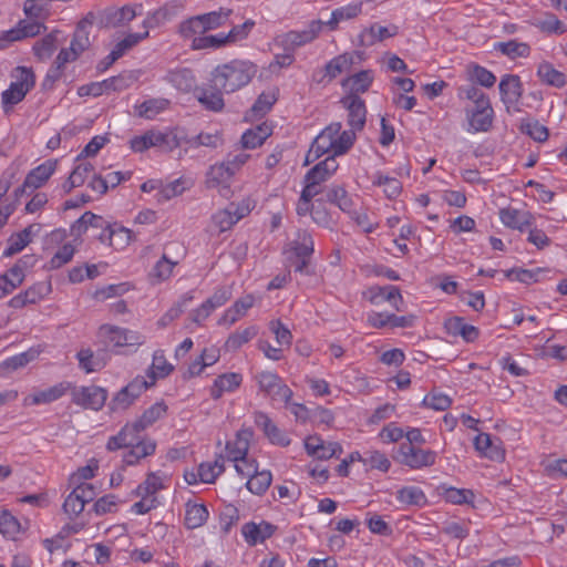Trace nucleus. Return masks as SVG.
Returning <instances> with one entry per match:
<instances>
[{"mask_svg":"<svg viewBox=\"0 0 567 567\" xmlns=\"http://www.w3.org/2000/svg\"><path fill=\"white\" fill-rule=\"evenodd\" d=\"M354 141L355 134L352 131H342L340 122L331 123L312 142L306 156V164L327 153H331L333 158L343 155L352 147Z\"/></svg>","mask_w":567,"mask_h":567,"instance_id":"obj_1","label":"nucleus"},{"mask_svg":"<svg viewBox=\"0 0 567 567\" xmlns=\"http://www.w3.org/2000/svg\"><path fill=\"white\" fill-rule=\"evenodd\" d=\"M257 73V66L244 60H234L218 65L212 72L210 83L226 94L246 86Z\"/></svg>","mask_w":567,"mask_h":567,"instance_id":"obj_2","label":"nucleus"},{"mask_svg":"<svg viewBox=\"0 0 567 567\" xmlns=\"http://www.w3.org/2000/svg\"><path fill=\"white\" fill-rule=\"evenodd\" d=\"M184 137L176 131H147L141 136H135L130 141L131 148L134 152H144L151 147H158L164 152H172L181 146Z\"/></svg>","mask_w":567,"mask_h":567,"instance_id":"obj_3","label":"nucleus"},{"mask_svg":"<svg viewBox=\"0 0 567 567\" xmlns=\"http://www.w3.org/2000/svg\"><path fill=\"white\" fill-rule=\"evenodd\" d=\"M12 76L14 81L11 82L9 89L1 94L2 106L6 113H8L13 105L20 103L35 83L33 72L24 66L16 68Z\"/></svg>","mask_w":567,"mask_h":567,"instance_id":"obj_4","label":"nucleus"},{"mask_svg":"<svg viewBox=\"0 0 567 567\" xmlns=\"http://www.w3.org/2000/svg\"><path fill=\"white\" fill-rule=\"evenodd\" d=\"M259 390L272 401L285 402L289 404L292 398L291 389L282 381V379L275 372L262 371L255 377Z\"/></svg>","mask_w":567,"mask_h":567,"instance_id":"obj_5","label":"nucleus"},{"mask_svg":"<svg viewBox=\"0 0 567 567\" xmlns=\"http://www.w3.org/2000/svg\"><path fill=\"white\" fill-rule=\"evenodd\" d=\"M394 458L410 468L419 470L433 465L436 460V453L431 450L412 446L411 443H402L399 446Z\"/></svg>","mask_w":567,"mask_h":567,"instance_id":"obj_6","label":"nucleus"},{"mask_svg":"<svg viewBox=\"0 0 567 567\" xmlns=\"http://www.w3.org/2000/svg\"><path fill=\"white\" fill-rule=\"evenodd\" d=\"M323 22L313 20L309 23L308 28L301 31H289L278 38V42L287 52H292L297 48L302 47L313 41L321 32Z\"/></svg>","mask_w":567,"mask_h":567,"instance_id":"obj_7","label":"nucleus"},{"mask_svg":"<svg viewBox=\"0 0 567 567\" xmlns=\"http://www.w3.org/2000/svg\"><path fill=\"white\" fill-rule=\"evenodd\" d=\"M465 114L470 130L473 132H488L491 130L494 121V110L489 97L481 100L480 103L473 104L471 107H466Z\"/></svg>","mask_w":567,"mask_h":567,"instance_id":"obj_8","label":"nucleus"},{"mask_svg":"<svg viewBox=\"0 0 567 567\" xmlns=\"http://www.w3.org/2000/svg\"><path fill=\"white\" fill-rule=\"evenodd\" d=\"M150 388L144 377H136L127 385L122 388L110 402L112 411L126 410L134 401Z\"/></svg>","mask_w":567,"mask_h":567,"instance_id":"obj_9","label":"nucleus"},{"mask_svg":"<svg viewBox=\"0 0 567 567\" xmlns=\"http://www.w3.org/2000/svg\"><path fill=\"white\" fill-rule=\"evenodd\" d=\"M106 399L107 391L96 385L74 388L72 391V402L84 409L99 411L104 406Z\"/></svg>","mask_w":567,"mask_h":567,"instance_id":"obj_10","label":"nucleus"},{"mask_svg":"<svg viewBox=\"0 0 567 567\" xmlns=\"http://www.w3.org/2000/svg\"><path fill=\"white\" fill-rule=\"evenodd\" d=\"M305 449L309 456L321 461L339 458L343 453L342 446L338 442L326 443L319 435L306 437Z\"/></svg>","mask_w":567,"mask_h":567,"instance_id":"obj_11","label":"nucleus"},{"mask_svg":"<svg viewBox=\"0 0 567 567\" xmlns=\"http://www.w3.org/2000/svg\"><path fill=\"white\" fill-rule=\"evenodd\" d=\"M363 296L374 306H379L384 301H388L395 310H403L402 306L404 301L400 293V289L395 286H372L364 291Z\"/></svg>","mask_w":567,"mask_h":567,"instance_id":"obj_12","label":"nucleus"},{"mask_svg":"<svg viewBox=\"0 0 567 567\" xmlns=\"http://www.w3.org/2000/svg\"><path fill=\"white\" fill-rule=\"evenodd\" d=\"M136 8L142 9V4L106 9L101 16V24L105 28L124 27L137 16Z\"/></svg>","mask_w":567,"mask_h":567,"instance_id":"obj_13","label":"nucleus"},{"mask_svg":"<svg viewBox=\"0 0 567 567\" xmlns=\"http://www.w3.org/2000/svg\"><path fill=\"white\" fill-rule=\"evenodd\" d=\"M341 102L348 110L350 131L355 134V131H361L365 124L367 109L364 101L359 95H348Z\"/></svg>","mask_w":567,"mask_h":567,"instance_id":"obj_14","label":"nucleus"},{"mask_svg":"<svg viewBox=\"0 0 567 567\" xmlns=\"http://www.w3.org/2000/svg\"><path fill=\"white\" fill-rule=\"evenodd\" d=\"M398 33L399 27L395 24L383 27L379 23H373L369 28H365L361 31L358 37V44L365 48L372 47L378 42H382L385 39L395 37Z\"/></svg>","mask_w":567,"mask_h":567,"instance_id":"obj_15","label":"nucleus"},{"mask_svg":"<svg viewBox=\"0 0 567 567\" xmlns=\"http://www.w3.org/2000/svg\"><path fill=\"white\" fill-rule=\"evenodd\" d=\"M56 164L58 162L55 159H48L31 169L21 185V190L30 189V192H33L43 186L55 172Z\"/></svg>","mask_w":567,"mask_h":567,"instance_id":"obj_16","label":"nucleus"},{"mask_svg":"<svg viewBox=\"0 0 567 567\" xmlns=\"http://www.w3.org/2000/svg\"><path fill=\"white\" fill-rule=\"evenodd\" d=\"M254 421L272 444L280 446H288L290 444V439L287 434L282 432L265 412H255Z\"/></svg>","mask_w":567,"mask_h":567,"instance_id":"obj_17","label":"nucleus"},{"mask_svg":"<svg viewBox=\"0 0 567 567\" xmlns=\"http://www.w3.org/2000/svg\"><path fill=\"white\" fill-rule=\"evenodd\" d=\"M502 102L508 109L517 104L523 95V84L516 74H505L498 85Z\"/></svg>","mask_w":567,"mask_h":567,"instance_id":"obj_18","label":"nucleus"},{"mask_svg":"<svg viewBox=\"0 0 567 567\" xmlns=\"http://www.w3.org/2000/svg\"><path fill=\"white\" fill-rule=\"evenodd\" d=\"M72 388L70 382H60L45 390L30 394L23 399V405L48 404L62 398Z\"/></svg>","mask_w":567,"mask_h":567,"instance_id":"obj_19","label":"nucleus"},{"mask_svg":"<svg viewBox=\"0 0 567 567\" xmlns=\"http://www.w3.org/2000/svg\"><path fill=\"white\" fill-rule=\"evenodd\" d=\"M252 435L251 429H241L236 433L233 441L226 443V453L229 461L239 462L247 456Z\"/></svg>","mask_w":567,"mask_h":567,"instance_id":"obj_20","label":"nucleus"},{"mask_svg":"<svg viewBox=\"0 0 567 567\" xmlns=\"http://www.w3.org/2000/svg\"><path fill=\"white\" fill-rule=\"evenodd\" d=\"M275 529L276 527L267 522H261L260 524L249 522L243 525L241 535L249 546H256L270 538Z\"/></svg>","mask_w":567,"mask_h":567,"instance_id":"obj_21","label":"nucleus"},{"mask_svg":"<svg viewBox=\"0 0 567 567\" xmlns=\"http://www.w3.org/2000/svg\"><path fill=\"white\" fill-rule=\"evenodd\" d=\"M224 93V90L216 87L214 83H210L208 87H197L195 91L197 101L205 110L212 112H220L225 107Z\"/></svg>","mask_w":567,"mask_h":567,"instance_id":"obj_22","label":"nucleus"},{"mask_svg":"<svg viewBox=\"0 0 567 567\" xmlns=\"http://www.w3.org/2000/svg\"><path fill=\"white\" fill-rule=\"evenodd\" d=\"M164 81L173 85L177 91L188 93L196 90V76L188 68H177L167 71Z\"/></svg>","mask_w":567,"mask_h":567,"instance_id":"obj_23","label":"nucleus"},{"mask_svg":"<svg viewBox=\"0 0 567 567\" xmlns=\"http://www.w3.org/2000/svg\"><path fill=\"white\" fill-rule=\"evenodd\" d=\"M499 218L506 227L518 229L519 231H524L534 221V217L529 212L512 207L502 208L499 210Z\"/></svg>","mask_w":567,"mask_h":567,"instance_id":"obj_24","label":"nucleus"},{"mask_svg":"<svg viewBox=\"0 0 567 567\" xmlns=\"http://www.w3.org/2000/svg\"><path fill=\"white\" fill-rule=\"evenodd\" d=\"M243 377L240 373L228 372L218 375L210 388V396L218 400L225 392H234L240 386Z\"/></svg>","mask_w":567,"mask_h":567,"instance_id":"obj_25","label":"nucleus"},{"mask_svg":"<svg viewBox=\"0 0 567 567\" xmlns=\"http://www.w3.org/2000/svg\"><path fill=\"white\" fill-rule=\"evenodd\" d=\"M82 221H86L87 223V228L89 227H93V228H101L103 231L101 233V236H100V239L102 241H104L106 238L110 239V241L112 243V239H113V235L114 234H124V235H130V234H133V231L128 228H125V227H117V228H112L104 219L102 216H99V215H95L93 214L92 212H85L83 215H82Z\"/></svg>","mask_w":567,"mask_h":567,"instance_id":"obj_26","label":"nucleus"},{"mask_svg":"<svg viewBox=\"0 0 567 567\" xmlns=\"http://www.w3.org/2000/svg\"><path fill=\"white\" fill-rule=\"evenodd\" d=\"M353 64V55L349 53L340 54L330 60L324 69L323 75L318 80L319 83L323 82L326 78L328 81L336 79L338 75L350 70Z\"/></svg>","mask_w":567,"mask_h":567,"instance_id":"obj_27","label":"nucleus"},{"mask_svg":"<svg viewBox=\"0 0 567 567\" xmlns=\"http://www.w3.org/2000/svg\"><path fill=\"white\" fill-rule=\"evenodd\" d=\"M338 163L333 156H328L326 159L316 164L305 175L306 181H315L319 184L324 183L337 171Z\"/></svg>","mask_w":567,"mask_h":567,"instance_id":"obj_28","label":"nucleus"},{"mask_svg":"<svg viewBox=\"0 0 567 567\" xmlns=\"http://www.w3.org/2000/svg\"><path fill=\"white\" fill-rule=\"evenodd\" d=\"M445 328L450 334L461 336L466 342H473L480 334L476 327L465 323L461 317L446 320Z\"/></svg>","mask_w":567,"mask_h":567,"instance_id":"obj_29","label":"nucleus"},{"mask_svg":"<svg viewBox=\"0 0 567 567\" xmlns=\"http://www.w3.org/2000/svg\"><path fill=\"white\" fill-rule=\"evenodd\" d=\"M174 370L173 365L167 362L164 351L156 350L153 354L152 365L148 369L147 377L150 379L148 385L155 384L158 378L167 377Z\"/></svg>","mask_w":567,"mask_h":567,"instance_id":"obj_30","label":"nucleus"},{"mask_svg":"<svg viewBox=\"0 0 567 567\" xmlns=\"http://www.w3.org/2000/svg\"><path fill=\"white\" fill-rule=\"evenodd\" d=\"M373 81V73L370 70H362L342 81V86L349 89L350 95H358L369 90Z\"/></svg>","mask_w":567,"mask_h":567,"instance_id":"obj_31","label":"nucleus"},{"mask_svg":"<svg viewBox=\"0 0 567 567\" xmlns=\"http://www.w3.org/2000/svg\"><path fill=\"white\" fill-rule=\"evenodd\" d=\"M537 76L547 85L563 87L566 82V75L556 70L550 62L544 61L538 65Z\"/></svg>","mask_w":567,"mask_h":567,"instance_id":"obj_32","label":"nucleus"},{"mask_svg":"<svg viewBox=\"0 0 567 567\" xmlns=\"http://www.w3.org/2000/svg\"><path fill=\"white\" fill-rule=\"evenodd\" d=\"M362 11V2L350 3L332 11L330 20L323 22L330 30H337L340 22L358 17Z\"/></svg>","mask_w":567,"mask_h":567,"instance_id":"obj_33","label":"nucleus"},{"mask_svg":"<svg viewBox=\"0 0 567 567\" xmlns=\"http://www.w3.org/2000/svg\"><path fill=\"white\" fill-rule=\"evenodd\" d=\"M208 518V511L204 504H186L185 526L195 529L203 526Z\"/></svg>","mask_w":567,"mask_h":567,"instance_id":"obj_34","label":"nucleus"},{"mask_svg":"<svg viewBox=\"0 0 567 567\" xmlns=\"http://www.w3.org/2000/svg\"><path fill=\"white\" fill-rule=\"evenodd\" d=\"M326 200L337 205L346 213H351L353 202L347 190L340 185H332L326 190Z\"/></svg>","mask_w":567,"mask_h":567,"instance_id":"obj_35","label":"nucleus"},{"mask_svg":"<svg viewBox=\"0 0 567 567\" xmlns=\"http://www.w3.org/2000/svg\"><path fill=\"white\" fill-rule=\"evenodd\" d=\"M291 251L296 258H311L313 254L312 236L303 230L297 234V238L290 244Z\"/></svg>","mask_w":567,"mask_h":567,"instance_id":"obj_36","label":"nucleus"},{"mask_svg":"<svg viewBox=\"0 0 567 567\" xmlns=\"http://www.w3.org/2000/svg\"><path fill=\"white\" fill-rule=\"evenodd\" d=\"M519 130L522 133L528 135L535 142L543 143L547 141L549 136L548 128L540 124L538 120L535 118H524L520 122Z\"/></svg>","mask_w":567,"mask_h":567,"instance_id":"obj_37","label":"nucleus"},{"mask_svg":"<svg viewBox=\"0 0 567 567\" xmlns=\"http://www.w3.org/2000/svg\"><path fill=\"white\" fill-rule=\"evenodd\" d=\"M372 184L374 186H383V192L390 199L396 198L402 192V184L399 179L383 175L380 172L373 175Z\"/></svg>","mask_w":567,"mask_h":567,"instance_id":"obj_38","label":"nucleus"},{"mask_svg":"<svg viewBox=\"0 0 567 567\" xmlns=\"http://www.w3.org/2000/svg\"><path fill=\"white\" fill-rule=\"evenodd\" d=\"M533 24L542 32L563 34L567 27L554 13L546 12L542 19H536Z\"/></svg>","mask_w":567,"mask_h":567,"instance_id":"obj_39","label":"nucleus"},{"mask_svg":"<svg viewBox=\"0 0 567 567\" xmlns=\"http://www.w3.org/2000/svg\"><path fill=\"white\" fill-rule=\"evenodd\" d=\"M277 92H262L249 110L251 117H262L277 101Z\"/></svg>","mask_w":567,"mask_h":567,"instance_id":"obj_40","label":"nucleus"},{"mask_svg":"<svg viewBox=\"0 0 567 567\" xmlns=\"http://www.w3.org/2000/svg\"><path fill=\"white\" fill-rule=\"evenodd\" d=\"M233 177L229 167L223 162L213 165L207 173V186L213 188L223 184H227Z\"/></svg>","mask_w":567,"mask_h":567,"instance_id":"obj_41","label":"nucleus"},{"mask_svg":"<svg viewBox=\"0 0 567 567\" xmlns=\"http://www.w3.org/2000/svg\"><path fill=\"white\" fill-rule=\"evenodd\" d=\"M193 300L192 293H185L181 299L171 307L158 320L157 324L161 328L167 327L171 322L177 319L183 312L188 302Z\"/></svg>","mask_w":567,"mask_h":567,"instance_id":"obj_42","label":"nucleus"},{"mask_svg":"<svg viewBox=\"0 0 567 567\" xmlns=\"http://www.w3.org/2000/svg\"><path fill=\"white\" fill-rule=\"evenodd\" d=\"M272 481V475L269 471H261L254 473L246 483L247 488L256 494H264L268 487L270 486Z\"/></svg>","mask_w":567,"mask_h":567,"instance_id":"obj_43","label":"nucleus"},{"mask_svg":"<svg viewBox=\"0 0 567 567\" xmlns=\"http://www.w3.org/2000/svg\"><path fill=\"white\" fill-rule=\"evenodd\" d=\"M495 49L511 59L525 58L529 55L530 52V48L527 43L517 42L516 40L499 42L495 45Z\"/></svg>","mask_w":567,"mask_h":567,"instance_id":"obj_44","label":"nucleus"},{"mask_svg":"<svg viewBox=\"0 0 567 567\" xmlns=\"http://www.w3.org/2000/svg\"><path fill=\"white\" fill-rule=\"evenodd\" d=\"M163 480L156 473H150L146 480L135 489V495L141 497L154 496L163 488Z\"/></svg>","mask_w":567,"mask_h":567,"instance_id":"obj_45","label":"nucleus"},{"mask_svg":"<svg viewBox=\"0 0 567 567\" xmlns=\"http://www.w3.org/2000/svg\"><path fill=\"white\" fill-rule=\"evenodd\" d=\"M169 104L166 99H151L137 106V114L141 117L153 118L164 111Z\"/></svg>","mask_w":567,"mask_h":567,"instance_id":"obj_46","label":"nucleus"},{"mask_svg":"<svg viewBox=\"0 0 567 567\" xmlns=\"http://www.w3.org/2000/svg\"><path fill=\"white\" fill-rule=\"evenodd\" d=\"M257 334L255 327H248L243 331L231 333L225 342V348L228 351H236L245 343L249 342Z\"/></svg>","mask_w":567,"mask_h":567,"instance_id":"obj_47","label":"nucleus"},{"mask_svg":"<svg viewBox=\"0 0 567 567\" xmlns=\"http://www.w3.org/2000/svg\"><path fill=\"white\" fill-rule=\"evenodd\" d=\"M76 358L79 360V367L82 370H84L86 373L100 371L101 369H103L105 367L104 361L95 360L94 352L89 348L81 349L76 353Z\"/></svg>","mask_w":567,"mask_h":567,"instance_id":"obj_48","label":"nucleus"},{"mask_svg":"<svg viewBox=\"0 0 567 567\" xmlns=\"http://www.w3.org/2000/svg\"><path fill=\"white\" fill-rule=\"evenodd\" d=\"M230 12V10L220 9L219 11H212L197 17L199 18L203 27H205V32H207L224 25Z\"/></svg>","mask_w":567,"mask_h":567,"instance_id":"obj_49","label":"nucleus"},{"mask_svg":"<svg viewBox=\"0 0 567 567\" xmlns=\"http://www.w3.org/2000/svg\"><path fill=\"white\" fill-rule=\"evenodd\" d=\"M32 260L31 256H24L21 258L13 267H11L4 275L11 284L9 287L17 288L23 282L24 279V269L30 265L29 261Z\"/></svg>","mask_w":567,"mask_h":567,"instance_id":"obj_50","label":"nucleus"},{"mask_svg":"<svg viewBox=\"0 0 567 567\" xmlns=\"http://www.w3.org/2000/svg\"><path fill=\"white\" fill-rule=\"evenodd\" d=\"M544 272V269H522V268H512L505 271V277L509 280H516L523 284H532L537 282L539 280V275Z\"/></svg>","mask_w":567,"mask_h":567,"instance_id":"obj_51","label":"nucleus"},{"mask_svg":"<svg viewBox=\"0 0 567 567\" xmlns=\"http://www.w3.org/2000/svg\"><path fill=\"white\" fill-rule=\"evenodd\" d=\"M228 44L225 33L203 35L193 39L192 48L195 50L217 49Z\"/></svg>","mask_w":567,"mask_h":567,"instance_id":"obj_52","label":"nucleus"},{"mask_svg":"<svg viewBox=\"0 0 567 567\" xmlns=\"http://www.w3.org/2000/svg\"><path fill=\"white\" fill-rule=\"evenodd\" d=\"M396 498L405 505H421L425 503L424 493L416 486L402 487L398 491Z\"/></svg>","mask_w":567,"mask_h":567,"instance_id":"obj_53","label":"nucleus"},{"mask_svg":"<svg viewBox=\"0 0 567 567\" xmlns=\"http://www.w3.org/2000/svg\"><path fill=\"white\" fill-rule=\"evenodd\" d=\"M90 47L89 31L86 30V23L80 22L74 31L70 49L80 55Z\"/></svg>","mask_w":567,"mask_h":567,"instance_id":"obj_54","label":"nucleus"},{"mask_svg":"<svg viewBox=\"0 0 567 567\" xmlns=\"http://www.w3.org/2000/svg\"><path fill=\"white\" fill-rule=\"evenodd\" d=\"M75 254V247L68 243L58 249V251L52 256L49 268L50 269H59L62 266L70 262Z\"/></svg>","mask_w":567,"mask_h":567,"instance_id":"obj_55","label":"nucleus"},{"mask_svg":"<svg viewBox=\"0 0 567 567\" xmlns=\"http://www.w3.org/2000/svg\"><path fill=\"white\" fill-rule=\"evenodd\" d=\"M213 220L220 231L230 229L238 221L236 213L233 212V204L227 206L225 209L217 212L213 216Z\"/></svg>","mask_w":567,"mask_h":567,"instance_id":"obj_56","label":"nucleus"},{"mask_svg":"<svg viewBox=\"0 0 567 567\" xmlns=\"http://www.w3.org/2000/svg\"><path fill=\"white\" fill-rule=\"evenodd\" d=\"M167 406L164 402H156L151 408H148L142 416L137 420L138 425L144 427V430L156 422L159 417H162L166 413Z\"/></svg>","mask_w":567,"mask_h":567,"instance_id":"obj_57","label":"nucleus"},{"mask_svg":"<svg viewBox=\"0 0 567 567\" xmlns=\"http://www.w3.org/2000/svg\"><path fill=\"white\" fill-rule=\"evenodd\" d=\"M178 32L185 39H194L196 34L203 37L202 34L206 33L205 27H203L197 16L183 21L179 24Z\"/></svg>","mask_w":567,"mask_h":567,"instance_id":"obj_58","label":"nucleus"},{"mask_svg":"<svg viewBox=\"0 0 567 567\" xmlns=\"http://www.w3.org/2000/svg\"><path fill=\"white\" fill-rule=\"evenodd\" d=\"M148 35L150 32L147 30L142 33H130L123 40L118 41L113 50L120 58H122L126 51L137 45L142 40L148 38Z\"/></svg>","mask_w":567,"mask_h":567,"instance_id":"obj_59","label":"nucleus"},{"mask_svg":"<svg viewBox=\"0 0 567 567\" xmlns=\"http://www.w3.org/2000/svg\"><path fill=\"white\" fill-rule=\"evenodd\" d=\"M56 48V35L54 33H50L45 35L43 39L39 40L33 45L34 54L41 59L45 60L51 56Z\"/></svg>","mask_w":567,"mask_h":567,"instance_id":"obj_60","label":"nucleus"},{"mask_svg":"<svg viewBox=\"0 0 567 567\" xmlns=\"http://www.w3.org/2000/svg\"><path fill=\"white\" fill-rule=\"evenodd\" d=\"M135 81L132 72H124L103 81L106 92L123 91Z\"/></svg>","mask_w":567,"mask_h":567,"instance_id":"obj_61","label":"nucleus"},{"mask_svg":"<svg viewBox=\"0 0 567 567\" xmlns=\"http://www.w3.org/2000/svg\"><path fill=\"white\" fill-rule=\"evenodd\" d=\"M452 404V399L441 392L432 391L423 399V405L435 411H445Z\"/></svg>","mask_w":567,"mask_h":567,"instance_id":"obj_62","label":"nucleus"},{"mask_svg":"<svg viewBox=\"0 0 567 567\" xmlns=\"http://www.w3.org/2000/svg\"><path fill=\"white\" fill-rule=\"evenodd\" d=\"M31 243L28 238L27 231H19L13 234L8 239L7 248L3 251V257H11L20 252L24 247Z\"/></svg>","mask_w":567,"mask_h":567,"instance_id":"obj_63","label":"nucleus"},{"mask_svg":"<svg viewBox=\"0 0 567 567\" xmlns=\"http://www.w3.org/2000/svg\"><path fill=\"white\" fill-rule=\"evenodd\" d=\"M176 261H172L164 254L162 258L155 264L151 271V276L156 278L158 281L166 280L171 277Z\"/></svg>","mask_w":567,"mask_h":567,"instance_id":"obj_64","label":"nucleus"}]
</instances>
